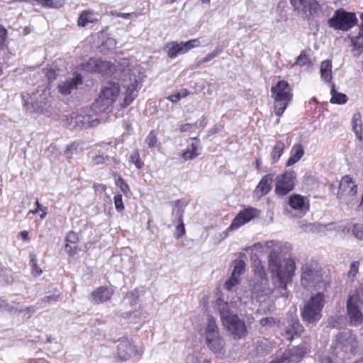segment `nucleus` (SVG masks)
Segmentation results:
<instances>
[{
	"label": "nucleus",
	"instance_id": "nucleus-47",
	"mask_svg": "<svg viewBox=\"0 0 363 363\" xmlns=\"http://www.w3.org/2000/svg\"><path fill=\"white\" fill-rule=\"evenodd\" d=\"M331 225H333V223H329L328 225L314 223L311 225V230L314 233H325L327 230H332L330 228Z\"/></svg>",
	"mask_w": 363,
	"mask_h": 363
},
{
	"label": "nucleus",
	"instance_id": "nucleus-31",
	"mask_svg": "<svg viewBox=\"0 0 363 363\" xmlns=\"http://www.w3.org/2000/svg\"><path fill=\"white\" fill-rule=\"evenodd\" d=\"M200 145V143L198 140L191 143V144L186 148L182 155V157L184 160H194L198 157L200 153L197 152L198 148Z\"/></svg>",
	"mask_w": 363,
	"mask_h": 363
},
{
	"label": "nucleus",
	"instance_id": "nucleus-38",
	"mask_svg": "<svg viewBox=\"0 0 363 363\" xmlns=\"http://www.w3.org/2000/svg\"><path fill=\"white\" fill-rule=\"evenodd\" d=\"M93 162L94 164H111L117 163L116 158L109 157L108 155L104 156V155L99 154L93 158Z\"/></svg>",
	"mask_w": 363,
	"mask_h": 363
},
{
	"label": "nucleus",
	"instance_id": "nucleus-1",
	"mask_svg": "<svg viewBox=\"0 0 363 363\" xmlns=\"http://www.w3.org/2000/svg\"><path fill=\"white\" fill-rule=\"evenodd\" d=\"M253 248L262 252L266 249L271 250L267 261L272 287L263 289L262 294L258 297L261 298L262 294L264 296L272 294L275 298H286L288 296L287 285L292 280L296 266L294 259L287 258L281 260V255L291 250V245L286 242L269 240L255 243Z\"/></svg>",
	"mask_w": 363,
	"mask_h": 363
},
{
	"label": "nucleus",
	"instance_id": "nucleus-58",
	"mask_svg": "<svg viewBox=\"0 0 363 363\" xmlns=\"http://www.w3.org/2000/svg\"><path fill=\"white\" fill-rule=\"evenodd\" d=\"M65 249L68 254L73 255L76 253L77 246L74 244L66 243Z\"/></svg>",
	"mask_w": 363,
	"mask_h": 363
},
{
	"label": "nucleus",
	"instance_id": "nucleus-40",
	"mask_svg": "<svg viewBox=\"0 0 363 363\" xmlns=\"http://www.w3.org/2000/svg\"><path fill=\"white\" fill-rule=\"evenodd\" d=\"M294 65H298L301 67H306V68H309L311 67L312 63L306 54L302 51L296 58Z\"/></svg>",
	"mask_w": 363,
	"mask_h": 363
},
{
	"label": "nucleus",
	"instance_id": "nucleus-19",
	"mask_svg": "<svg viewBox=\"0 0 363 363\" xmlns=\"http://www.w3.org/2000/svg\"><path fill=\"white\" fill-rule=\"evenodd\" d=\"M200 45L198 39H192L185 43L172 42L168 45L167 55L170 58H175L179 55L186 53L192 48Z\"/></svg>",
	"mask_w": 363,
	"mask_h": 363
},
{
	"label": "nucleus",
	"instance_id": "nucleus-22",
	"mask_svg": "<svg viewBox=\"0 0 363 363\" xmlns=\"http://www.w3.org/2000/svg\"><path fill=\"white\" fill-rule=\"evenodd\" d=\"M69 125L73 128H87L94 125L95 121L91 120L89 116H84L72 113L67 119Z\"/></svg>",
	"mask_w": 363,
	"mask_h": 363
},
{
	"label": "nucleus",
	"instance_id": "nucleus-45",
	"mask_svg": "<svg viewBox=\"0 0 363 363\" xmlns=\"http://www.w3.org/2000/svg\"><path fill=\"white\" fill-rule=\"evenodd\" d=\"M359 261H353L351 262L350 266V269L347 272V277L353 281L354 277L359 272Z\"/></svg>",
	"mask_w": 363,
	"mask_h": 363
},
{
	"label": "nucleus",
	"instance_id": "nucleus-20",
	"mask_svg": "<svg viewBox=\"0 0 363 363\" xmlns=\"http://www.w3.org/2000/svg\"><path fill=\"white\" fill-rule=\"evenodd\" d=\"M82 67L86 72L106 74L108 70L110 69L111 64L99 59H90L88 62L82 65Z\"/></svg>",
	"mask_w": 363,
	"mask_h": 363
},
{
	"label": "nucleus",
	"instance_id": "nucleus-4",
	"mask_svg": "<svg viewBox=\"0 0 363 363\" xmlns=\"http://www.w3.org/2000/svg\"><path fill=\"white\" fill-rule=\"evenodd\" d=\"M300 282L308 291L318 290L323 292L326 291L330 285L322 267L313 260L307 261L301 266Z\"/></svg>",
	"mask_w": 363,
	"mask_h": 363
},
{
	"label": "nucleus",
	"instance_id": "nucleus-33",
	"mask_svg": "<svg viewBox=\"0 0 363 363\" xmlns=\"http://www.w3.org/2000/svg\"><path fill=\"white\" fill-rule=\"evenodd\" d=\"M97 21V18L95 17L94 12L91 11H84L80 14L78 18V25L79 26H86L89 23H93Z\"/></svg>",
	"mask_w": 363,
	"mask_h": 363
},
{
	"label": "nucleus",
	"instance_id": "nucleus-30",
	"mask_svg": "<svg viewBox=\"0 0 363 363\" xmlns=\"http://www.w3.org/2000/svg\"><path fill=\"white\" fill-rule=\"evenodd\" d=\"M352 130L354 132L359 140H363L362 136V121L359 113H355L352 118Z\"/></svg>",
	"mask_w": 363,
	"mask_h": 363
},
{
	"label": "nucleus",
	"instance_id": "nucleus-55",
	"mask_svg": "<svg viewBox=\"0 0 363 363\" xmlns=\"http://www.w3.org/2000/svg\"><path fill=\"white\" fill-rule=\"evenodd\" d=\"M276 320L273 317H266L263 318L259 320V324L263 326H272L275 324Z\"/></svg>",
	"mask_w": 363,
	"mask_h": 363
},
{
	"label": "nucleus",
	"instance_id": "nucleus-57",
	"mask_svg": "<svg viewBox=\"0 0 363 363\" xmlns=\"http://www.w3.org/2000/svg\"><path fill=\"white\" fill-rule=\"evenodd\" d=\"M78 238L77 235L74 232H69L67 233L65 241L66 243H70L75 245V242H77Z\"/></svg>",
	"mask_w": 363,
	"mask_h": 363
},
{
	"label": "nucleus",
	"instance_id": "nucleus-48",
	"mask_svg": "<svg viewBox=\"0 0 363 363\" xmlns=\"http://www.w3.org/2000/svg\"><path fill=\"white\" fill-rule=\"evenodd\" d=\"M125 300L127 301L128 303L130 306H134L138 303V291H132L127 294Z\"/></svg>",
	"mask_w": 363,
	"mask_h": 363
},
{
	"label": "nucleus",
	"instance_id": "nucleus-29",
	"mask_svg": "<svg viewBox=\"0 0 363 363\" xmlns=\"http://www.w3.org/2000/svg\"><path fill=\"white\" fill-rule=\"evenodd\" d=\"M284 142L282 140H277L270 153V160L272 164H275L279 161L280 157L284 154Z\"/></svg>",
	"mask_w": 363,
	"mask_h": 363
},
{
	"label": "nucleus",
	"instance_id": "nucleus-43",
	"mask_svg": "<svg viewBox=\"0 0 363 363\" xmlns=\"http://www.w3.org/2000/svg\"><path fill=\"white\" fill-rule=\"evenodd\" d=\"M30 262L31 263V273L33 276L38 277L42 274V269L38 266L37 257L35 255H30Z\"/></svg>",
	"mask_w": 363,
	"mask_h": 363
},
{
	"label": "nucleus",
	"instance_id": "nucleus-34",
	"mask_svg": "<svg viewBox=\"0 0 363 363\" xmlns=\"http://www.w3.org/2000/svg\"><path fill=\"white\" fill-rule=\"evenodd\" d=\"M320 76L322 79L330 82L332 79V63L330 60L323 61L320 64Z\"/></svg>",
	"mask_w": 363,
	"mask_h": 363
},
{
	"label": "nucleus",
	"instance_id": "nucleus-17",
	"mask_svg": "<svg viewBox=\"0 0 363 363\" xmlns=\"http://www.w3.org/2000/svg\"><path fill=\"white\" fill-rule=\"evenodd\" d=\"M143 353L142 349H137L133 342L128 339H121L117 345V354L121 360H127L135 355H141Z\"/></svg>",
	"mask_w": 363,
	"mask_h": 363
},
{
	"label": "nucleus",
	"instance_id": "nucleus-35",
	"mask_svg": "<svg viewBox=\"0 0 363 363\" xmlns=\"http://www.w3.org/2000/svg\"><path fill=\"white\" fill-rule=\"evenodd\" d=\"M343 232L352 231L353 235L359 240H363V224L356 223L344 227Z\"/></svg>",
	"mask_w": 363,
	"mask_h": 363
},
{
	"label": "nucleus",
	"instance_id": "nucleus-51",
	"mask_svg": "<svg viewBox=\"0 0 363 363\" xmlns=\"http://www.w3.org/2000/svg\"><path fill=\"white\" fill-rule=\"evenodd\" d=\"M114 204L117 211L121 212L124 209V206L121 194H116L114 196Z\"/></svg>",
	"mask_w": 363,
	"mask_h": 363
},
{
	"label": "nucleus",
	"instance_id": "nucleus-3",
	"mask_svg": "<svg viewBox=\"0 0 363 363\" xmlns=\"http://www.w3.org/2000/svg\"><path fill=\"white\" fill-rule=\"evenodd\" d=\"M215 307L220 313L223 326L233 339L240 340L247 336L246 324L238 315L233 314L232 303L220 297L216 300Z\"/></svg>",
	"mask_w": 363,
	"mask_h": 363
},
{
	"label": "nucleus",
	"instance_id": "nucleus-39",
	"mask_svg": "<svg viewBox=\"0 0 363 363\" xmlns=\"http://www.w3.org/2000/svg\"><path fill=\"white\" fill-rule=\"evenodd\" d=\"M82 148L80 147L79 143L74 142L67 146L66 150L65 151V155L67 158H71L73 155L79 153L82 151Z\"/></svg>",
	"mask_w": 363,
	"mask_h": 363
},
{
	"label": "nucleus",
	"instance_id": "nucleus-44",
	"mask_svg": "<svg viewBox=\"0 0 363 363\" xmlns=\"http://www.w3.org/2000/svg\"><path fill=\"white\" fill-rule=\"evenodd\" d=\"M145 143L147 144L149 148L157 147V133L155 130H151L145 138Z\"/></svg>",
	"mask_w": 363,
	"mask_h": 363
},
{
	"label": "nucleus",
	"instance_id": "nucleus-41",
	"mask_svg": "<svg viewBox=\"0 0 363 363\" xmlns=\"http://www.w3.org/2000/svg\"><path fill=\"white\" fill-rule=\"evenodd\" d=\"M245 268V263L242 259H238L234 262V269L232 272V275L239 278L240 274H242Z\"/></svg>",
	"mask_w": 363,
	"mask_h": 363
},
{
	"label": "nucleus",
	"instance_id": "nucleus-8",
	"mask_svg": "<svg viewBox=\"0 0 363 363\" xmlns=\"http://www.w3.org/2000/svg\"><path fill=\"white\" fill-rule=\"evenodd\" d=\"M347 310L352 325H358L363 323V284L350 294Z\"/></svg>",
	"mask_w": 363,
	"mask_h": 363
},
{
	"label": "nucleus",
	"instance_id": "nucleus-64",
	"mask_svg": "<svg viewBox=\"0 0 363 363\" xmlns=\"http://www.w3.org/2000/svg\"><path fill=\"white\" fill-rule=\"evenodd\" d=\"M28 363H49V362L44 359L40 358V359H30V360H29V362Z\"/></svg>",
	"mask_w": 363,
	"mask_h": 363
},
{
	"label": "nucleus",
	"instance_id": "nucleus-24",
	"mask_svg": "<svg viewBox=\"0 0 363 363\" xmlns=\"http://www.w3.org/2000/svg\"><path fill=\"white\" fill-rule=\"evenodd\" d=\"M113 294V290L111 288L101 286L91 293V301L99 304L109 300Z\"/></svg>",
	"mask_w": 363,
	"mask_h": 363
},
{
	"label": "nucleus",
	"instance_id": "nucleus-59",
	"mask_svg": "<svg viewBox=\"0 0 363 363\" xmlns=\"http://www.w3.org/2000/svg\"><path fill=\"white\" fill-rule=\"evenodd\" d=\"M214 57H216V55L211 52L210 53H208L205 57L201 59L198 64L199 65H201V64H203V63H205V62H209L211 61L212 59H213Z\"/></svg>",
	"mask_w": 363,
	"mask_h": 363
},
{
	"label": "nucleus",
	"instance_id": "nucleus-7",
	"mask_svg": "<svg viewBox=\"0 0 363 363\" xmlns=\"http://www.w3.org/2000/svg\"><path fill=\"white\" fill-rule=\"evenodd\" d=\"M325 305V294L318 291L308 300L301 311L302 319L308 324H315L321 318V312Z\"/></svg>",
	"mask_w": 363,
	"mask_h": 363
},
{
	"label": "nucleus",
	"instance_id": "nucleus-13",
	"mask_svg": "<svg viewBox=\"0 0 363 363\" xmlns=\"http://www.w3.org/2000/svg\"><path fill=\"white\" fill-rule=\"evenodd\" d=\"M296 179V174L294 171L286 170L278 174L274 179L275 194L278 196H284L291 191Z\"/></svg>",
	"mask_w": 363,
	"mask_h": 363
},
{
	"label": "nucleus",
	"instance_id": "nucleus-2",
	"mask_svg": "<svg viewBox=\"0 0 363 363\" xmlns=\"http://www.w3.org/2000/svg\"><path fill=\"white\" fill-rule=\"evenodd\" d=\"M125 74L126 77L123 81V91L117 82H108L102 87L99 99L94 104L100 111H106L116 103L121 108H124L138 96V90L142 86L140 69H128Z\"/></svg>",
	"mask_w": 363,
	"mask_h": 363
},
{
	"label": "nucleus",
	"instance_id": "nucleus-23",
	"mask_svg": "<svg viewBox=\"0 0 363 363\" xmlns=\"http://www.w3.org/2000/svg\"><path fill=\"white\" fill-rule=\"evenodd\" d=\"M274 175L267 174L264 175L259 181L255 189V194L258 197L267 194L272 189V184Z\"/></svg>",
	"mask_w": 363,
	"mask_h": 363
},
{
	"label": "nucleus",
	"instance_id": "nucleus-18",
	"mask_svg": "<svg viewBox=\"0 0 363 363\" xmlns=\"http://www.w3.org/2000/svg\"><path fill=\"white\" fill-rule=\"evenodd\" d=\"M260 211L253 207H247L240 211L228 227V230H235L251 220L259 216Z\"/></svg>",
	"mask_w": 363,
	"mask_h": 363
},
{
	"label": "nucleus",
	"instance_id": "nucleus-15",
	"mask_svg": "<svg viewBox=\"0 0 363 363\" xmlns=\"http://www.w3.org/2000/svg\"><path fill=\"white\" fill-rule=\"evenodd\" d=\"M357 186L349 175L342 177L340 182L337 197L342 203H350L354 200Z\"/></svg>",
	"mask_w": 363,
	"mask_h": 363
},
{
	"label": "nucleus",
	"instance_id": "nucleus-60",
	"mask_svg": "<svg viewBox=\"0 0 363 363\" xmlns=\"http://www.w3.org/2000/svg\"><path fill=\"white\" fill-rule=\"evenodd\" d=\"M18 236L24 240H29V233L28 231L26 230H23V231H21L19 233H18Z\"/></svg>",
	"mask_w": 363,
	"mask_h": 363
},
{
	"label": "nucleus",
	"instance_id": "nucleus-27",
	"mask_svg": "<svg viewBox=\"0 0 363 363\" xmlns=\"http://www.w3.org/2000/svg\"><path fill=\"white\" fill-rule=\"evenodd\" d=\"M361 24L357 35L351 37V44L357 50L358 55L363 52V13L360 15Z\"/></svg>",
	"mask_w": 363,
	"mask_h": 363
},
{
	"label": "nucleus",
	"instance_id": "nucleus-63",
	"mask_svg": "<svg viewBox=\"0 0 363 363\" xmlns=\"http://www.w3.org/2000/svg\"><path fill=\"white\" fill-rule=\"evenodd\" d=\"M261 166H262V159L261 157H257L255 160V167L257 171H261Z\"/></svg>",
	"mask_w": 363,
	"mask_h": 363
},
{
	"label": "nucleus",
	"instance_id": "nucleus-62",
	"mask_svg": "<svg viewBox=\"0 0 363 363\" xmlns=\"http://www.w3.org/2000/svg\"><path fill=\"white\" fill-rule=\"evenodd\" d=\"M191 128V125L189 123H185L180 125L179 130L181 132H186Z\"/></svg>",
	"mask_w": 363,
	"mask_h": 363
},
{
	"label": "nucleus",
	"instance_id": "nucleus-16",
	"mask_svg": "<svg viewBox=\"0 0 363 363\" xmlns=\"http://www.w3.org/2000/svg\"><path fill=\"white\" fill-rule=\"evenodd\" d=\"M307 349L305 344L294 347L286 350L280 357H277L270 363H298L303 358Z\"/></svg>",
	"mask_w": 363,
	"mask_h": 363
},
{
	"label": "nucleus",
	"instance_id": "nucleus-21",
	"mask_svg": "<svg viewBox=\"0 0 363 363\" xmlns=\"http://www.w3.org/2000/svg\"><path fill=\"white\" fill-rule=\"evenodd\" d=\"M82 84V77L77 74L74 77L67 79L58 84L59 92L63 95L71 94L72 90L77 88L79 84Z\"/></svg>",
	"mask_w": 363,
	"mask_h": 363
},
{
	"label": "nucleus",
	"instance_id": "nucleus-26",
	"mask_svg": "<svg viewBox=\"0 0 363 363\" xmlns=\"http://www.w3.org/2000/svg\"><path fill=\"white\" fill-rule=\"evenodd\" d=\"M303 147L300 143L294 144L290 150V157L288 159L286 166L290 167L298 162L303 156Z\"/></svg>",
	"mask_w": 363,
	"mask_h": 363
},
{
	"label": "nucleus",
	"instance_id": "nucleus-5",
	"mask_svg": "<svg viewBox=\"0 0 363 363\" xmlns=\"http://www.w3.org/2000/svg\"><path fill=\"white\" fill-rule=\"evenodd\" d=\"M271 96L274 100V111L280 117L292 100V88L286 81L279 80L272 86Z\"/></svg>",
	"mask_w": 363,
	"mask_h": 363
},
{
	"label": "nucleus",
	"instance_id": "nucleus-9",
	"mask_svg": "<svg viewBox=\"0 0 363 363\" xmlns=\"http://www.w3.org/2000/svg\"><path fill=\"white\" fill-rule=\"evenodd\" d=\"M277 326L281 330V335L290 342L296 337H299L304 330L303 327L298 320L295 310L294 311H289L286 318L278 321Z\"/></svg>",
	"mask_w": 363,
	"mask_h": 363
},
{
	"label": "nucleus",
	"instance_id": "nucleus-49",
	"mask_svg": "<svg viewBox=\"0 0 363 363\" xmlns=\"http://www.w3.org/2000/svg\"><path fill=\"white\" fill-rule=\"evenodd\" d=\"M130 160L138 169H141L143 166V163L140 161V154L138 150H135L131 153Z\"/></svg>",
	"mask_w": 363,
	"mask_h": 363
},
{
	"label": "nucleus",
	"instance_id": "nucleus-53",
	"mask_svg": "<svg viewBox=\"0 0 363 363\" xmlns=\"http://www.w3.org/2000/svg\"><path fill=\"white\" fill-rule=\"evenodd\" d=\"M116 184L121 189V191L125 194H126L130 190L129 186L128 185L127 183L125 182V181L121 177H119L116 180Z\"/></svg>",
	"mask_w": 363,
	"mask_h": 363
},
{
	"label": "nucleus",
	"instance_id": "nucleus-10",
	"mask_svg": "<svg viewBox=\"0 0 363 363\" xmlns=\"http://www.w3.org/2000/svg\"><path fill=\"white\" fill-rule=\"evenodd\" d=\"M205 341L207 347L214 353L224 352L225 340L220 336L216 320L210 317L206 327Z\"/></svg>",
	"mask_w": 363,
	"mask_h": 363
},
{
	"label": "nucleus",
	"instance_id": "nucleus-37",
	"mask_svg": "<svg viewBox=\"0 0 363 363\" xmlns=\"http://www.w3.org/2000/svg\"><path fill=\"white\" fill-rule=\"evenodd\" d=\"M254 273L256 277L260 279L261 284L263 281H267V274L264 267L262 264L261 261L257 259L253 262Z\"/></svg>",
	"mask_w": 363,
	"mask_h": 363
},
{
	"label": "nucleus",
	"instance_id": "nucleus-46",
	"mask_svg": "<svg viewBox=\"0 0 363 363\" xmlns=\"http://www.w3.org/2000/svg\"><path fill=\"white\" fill-rule=\"evenodd\" d=\"M44 6L60 8L65 4V0H40Z\"/></svg>",
	"mask_w": 363,
	"mask_h": 363
},
{
	"label": "nucleus",
	"instance_id": "nucleus-54",
	"mask_svg": "<svg viewBox=\"0 0 363 363\" xmlns=\"http://www.w3.org/2000/svg\"><path fill=\"white\" fill-rule=\"evenodd\" d=\"M61 298H62V296L60 295H50V296H47L44 297L43 298H42L39 303L41 305H43L44 303L59 301L61 300Z\"/></svg>",
	"mask_w": 363,
	"mask_h": 363
},
{
	"label": "nucleus",
	"instance_id": "nucleus-28",
	"mask_svg": "<svg viewBox=\"0 0 363 363\" xmlns=\"http://www.w3.org/2000/svg\"><path fill=\"white\" fill-rule=\"evenodd\" d=\"M289 204L295 210L306 211L308 209L304 197L298 194L291 196L289 199Z\"/></svg>",
	"mask_w": 363,
	"mask_h": 363
},
{
	"label": "nucleus",
	"instance_id": "nucleus-14",
	"mask_svg": "<svg viewBox=\"0 0 363 363\" xmlns=\"http://www.w3.org/2000/svg\"><path fill=\"white\" fill-rule=\"evenodd\" d=\"M51 100L50 89L46 86L32 93L26 103L30 104L34 111H43Z\"/></svg>",
	"mask_w": 363,
	"mask_h": 363
},
{
	"label": "nucleus",
	"instance_id": "nucleus-25",
	"mask_svg": "<svg viewBox=\"0 0 363 363\" xmlns=\"http://www.w3.org/2000/svg\"><path fill=\"white\" fill-rule=\"evenodd\" d=\"M172 213L178 217V221L180 223L177 226V230L178 233L177 238H180L185 234V228L183 223L184 206L181 203L180 201L178 200L175 202L172 209Z\"/></svg>",
	"mask_w": 363,
	"mask_h": 363
},
{
	"label": "nucleus",
	"instance_id": "nucleus-36",
	"mask_svg": "<svg viewBox=\"0 0 363 363\" xmlns=\"http://www.w3.org/2000/svg\"><path fill=\"white\" fill-rule=\"evenodd\" d=\"M330 94L332 104H344L347 101V96L345 94L337 92L334 84H332Z\"/></svg>",
	"mask_w": 363,
	"mask_h": 363
},
{
	"label": "nucleus",
	"instance_id": "nucleus-11",
	"mask_svg": "<svg viewBox=\"0 0 363 363\" xmlns=\"http://www.w3.org/2000/svg\"><path fill=\"white\" fill-rule=\"evenodd\" d=\"M357 23L354 13L347 12L343 9L336 10L333 16L328 19V24L335 30L347 31Z\"/></svg>",
	"mask_w": 363,
	"mask_h": 363
},
{
	"label": "nucleus",
	"instance_id": "nucleus-50",
	"mask_svg": "<svg viewBox=\"0 0 363 363\" xmlns=\"http://www.w3.org/2000/svg\"><path fill=\"white\" fill-rule=\"evenodd\" d=\"M238 283L239 278L231 274L230 277L225 283V288L228 291H231Z\"/></svg>",
	"mask_w": 363,
	"mask_h": 363
},
{
	"label": "nucleus",
	"instance_id": "nucleus-12",
	"mask_svg": "<svg viewBox=\"0 0 363 363\" xmlns=\"http://www.w3.org/2000/svg\"><path fill=\"white\" fill-rule=\"evenodd\" d=\"M293 11L303 18L309 19L320 9L317 0H290Z\"/></svg>",
	"mask_w": 363,
	"mask_h": 363
},
{
	"label": "nucleus",
	"instance_id": "nucleus-6",
	"mask_svg": "<svg viewBox=\"0 0 363 363\" xmlns=\"http://www.w3.org/2000/svg\"><path fill=\"white\" fill-rule=\"evenodd\" d=\"M357 348V337L351 331L340 333L331 345L333 354L342 359L354 354Z\"/></svg>",
	"mask_w": 363,
	"mask_h": 363
},
{
	"label": "nucleus",
	"instance_id": "nucleus-52",
	"mask_svg": "<svg viewBox=\"0 0 363 363\" xmlns=\"http://www.w3.org/2000/svg\"><path fill=\"white\" fill-rule=\"evenodd\" d=\"M110 14L113 16L121 17L126 19L130 18V17H138V14L136 13H120L115 10L110 11Z\"/></svg>",
	"mask_w": 363,
	"mask_h": 363
},
{
	"label": "nucleus",
	"instance_id": "nucleus-56",
	"mask_svg": "<svg viewBox=\"0 0 363 363\" xmlns=\"http://www.w3.org/2000/svg\"><path fill=\"white\" fill-rule=\"evenodd\" d=\"M7 30L1 25H0V49L3 48L5 45Z\"/></svg>",
	"mask_w": 363,
	"mask_h": 363
},
{
	"label": "nucleus",
	"instance_id": "nucleus-61",
	"mask_svg": "<svg viewBox=\"0 0 363 363\" xmlns=\"http://www.w3.org/2000/svg\"><path fill=\"white\" fill-rule=\"evenodd\" d=\"M46 75L48 77V79L50 80L55 79L56 77L55 72L52 69H48L47 71Z\"/></svg>",
	"mask_w": 363,
	"mask_h": 363
},
{
	"label": "nucleus",
	"instance_id": "nucleus-32",
	"mask_svg": "<svg viewBox=\"0 0 363 363\" xmlns=\"http://www.w3.org/2000/svg\"><path fill=\"white\" fill-rule=\"evenodd\" d=\"M255 349L257 355L264 356L271 352L272 346L268 340L264 339L255 343Z\"/></svg>",
	"mask_w": 363,
	"mask_h": 363
},
{
	"label": "nucleus",
	"instance_id": "nucleus-42",
	"mask_svg": "<svg viewBox=\"0 0 363 363\" xmlns=\"http://www.w3.org/2000/svg\"><path fill=\"white\" fill-rule=\"evenodd\" d=\"M189 91L186 89H182L176 94H173L167 96V99L173 103L179 101L181 99L187 96Z\"/></svg>",
	"mask_w": 363,
	"mask_h": 363
}]
</instances>
